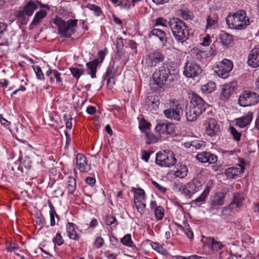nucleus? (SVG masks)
I'll list each match as a JSON object with an SVG mask.
<instances>
[{
	"mask_svg": "<svg viewBox=\"0 0 259 259\" xmlns=\"http://www.w3.org/2000/svg\"><path fill=\"white\" fill-rule=\"evenodd\" d=\"M178 73L177 69L163 65L153 74V81L157 85L162 88L164 84L170 83L176 80Z\"/></svg>",
	"mask_w": 259,
	"mask_h": 259,
	"instance_id": "nucleus-1",
	"label": "nucleus"
},
{
	"mask_svg": "<svg viewBox=\"0 0 259 259\" xmlns=\"http://www.w3.org/2000/svg\"><path fill=\"white\" fill-rule=\"evenodd\" d=\"M168 24L176 40L183 43L187 40L189 30L183 20L178 18H172L168 21Z\"/></svg>",
	"mask_w": 259,
	"mask_h": 259,
	"instance_id": "nucleus-2",
	"label": "nucleus"
},
{
	"mask_svg": "<svg viewBox=\"0 0 259 259\" xmlns=\"http://www.w3.org/2000/svg\"><path fill=\"white\" fill-rule=\"evenodd\" d=\"M226 20L229 27L231 29L241 30L249 24V19L244 10H239L233 15H228Z\"/></svg>",
	"mask_w": 259,
	"mask_h": 259,
	"instance_id": "nucleus-3",
	"label": "nucleus"
},
{
	"mask_svg": "<svg viewBox=\"0 0 259 259\" xmlns=\"http://www.w3.org/2000/svg\"><path fill=\"white\" fill-rule=\"evenodd\" d=\"M53 23L58 27L59 34L62 37H69L74 32L77 20L69 19L66 22L61 18L57 16L54 19Z\"/></svg>",
	"mask_w": 259,
	"mask_h": 259,
	"instance_id": "nucleus-4",
	"label": "nucleus"
},
{
	"mask_svg": "<svg viewBox=\"0 0 259 259\" xmlns=\"http://www.w3.org/2000/svg\"><path fill=\"white\" fill-rule=\"evenodd\" d=\"M176 162L177 159L171 151L163 150L156 154L155 163L160 166L169 167L174 165Z\"/></svg>",
	"mask_w": 259,
	"mask_h": 259,
	"instance_id": "nucleus-5",
	"label": "nucleus"
},
{
	"mask_svg": "<svg viewBox=\"0 0 259 259\" xmlns=\"http://www.w3.org/2000/svg\"><path fill=\"white\" fill-rule=\"evenodd\" d=\"M169 109L164 111V116L168 119L179 121L181 119V113H182L181 105L175 99L169 100L168 103Z\"/></svg>",
	"mask_w": 259,
	"mask_h": 259,
	"instance_id": "nucleus-6",
	"label": "nucleus"
},
{
	"mask_svg": "<svg viewBox=\"0 0 259 259\" xmlns=\"http://www.w3.org/2000/svg\"><path fill=\"white\" fill-rule=\"evenodd\" d=\"M259 102V95L256 93L243 91L238 99V104L242 107L251 106L256 105Z\"/></svg>",
	"mask_w": 259,
	"mask_h": 259,
	"instance_id": "nucleus-7",
	"label": "nucleus"
},
{
	"mask_svg": "<svg viewBox=\"0 0 259 259\" xmlns=\"http://www.w3.org/2000/svg\"><path fill=\"white\" fill-rule=\"evenodd\" d=\"M37 8V4L33 1H30L24 7L23 10L18 11L16 15L21 20L22 24H25L27 23L28 17L31 16Z\"/></svg>",
	"mask_w": 259,
	"mask_h": 259,
	"instance_id": "nucleus-8",
	"label": "nucleus"
},
{
	"mask_svg": "<svg viewBox=\"0 0 259 259\" xmlns=\"http://www.w3.org/2000/svg\"><path fill=\"white\" fill-rule=\"evenodd\" d=\"M233 68V62L230 60L224 59L218 63L215 69V72L219 77L226 78L229 76L230 72Z\"/></svg>",
	"mask_w": 259,
	"mask_h": 259,
	"instance_id": "nucleus-9",
	"label": "nucleus"
},
{
	"mask_svg": "<svg viewBox=\"0 0 259 259\" xmlns=\"http://www.w3.org/2000/svg\"><path fill=\"white\" fill-rule=\"evenodd\" d=\"M205 133L213 137L219 136L222 131L221 125L214 118H208L205 123Z\"/></svg>",
	"mask_w": 259,
	"mask_h": 259,
	"instance_id": "nucleus-10",
	"label": "nucleus"
},
{
	"mask_svg": "<svg viewBox=\"0 0 259 259\" xmlns=\"http://www.w3.org/2000/svg\"><path fill=\"white\" fill-rule=\"evenodd\" d=\"M164 59V56L161 52L158 50L152 51L145 56V64L148 67H154L157 64L162 62Z\"/></svg>",
	"mask_w": 259,
	"mask_h": 259,
	"instance_id": "nucleus-11",
	"label": "nucleus"
},
{
	"mask_svg": "<svg viewBox=\"0 0 259 259\" xmlns=\"http://www.w3.org/2000/svg\"><path fill=\"white\" fill-rule=\"evenodd\" d=\"M201 72V68L198 64L193 62H188L185 65L183 74L187 77L194 78L198 76Z\"/></svg>",
	"mask_w": 259,
	"mask_h": 259,
	"instance_id": "nucleus-12",
	"label": "nucleus"
},
{
	"mask_svg": "<svg viewBox=\"0 0 259 259\" xmlns=\"http://www.w3.org/2000/svg\"><path fill=\"white\" fill-rule=\"evenodd\" d=\"M99 55L100 58H96L86 64L88 74L90 75L92 78H96L97 67L104 58L105 55L103 52H99Z\"/></svg>",
	"mask_w": 259,
	"mask_h": 259,
	"instance_id": "nucleus-13",
	"label": "nucleus"
},
{
	"mask_svg": "<svg viewBox=\"0 0 259 259\" xmlns=\"http://www.w3.org/2000/svg\"><path fill=\"white\" fill-rule=\"evenodd\" d=\"M202 187L201 183L195 179L182 187L183 193L187 196L191 195L200 190Z\"/></svg>",
	"mask_w": 259,
	"mask_h": 259,
	"instance_id": "nucleus-14",
	"label": "nucleus"
},
{
	"mask_svg": "<svg viewBox=\"0 0 259 259\" xmlns=\"http://www.w3.org/2000/svg\"><path fill=\"white\" fill-rule=\"evenodd\" d=\"M192 107L202 114L206 108L207 104L200 96L196 94L192 93L191 98Z\"/></svg>",
	"mask_w": 259,
	"mask_h": 259,
	"instance_id": "nucleus-15",
	"label": "nucleus"
},
{
	"mask_svg": "<svg viewBox=\"0 0 259 259\" xmlns=\"http://www.w3.org/2000/svg\"><path fill=\"white\" fill-rule=\"evenodd\" d=\"M196 159L201 163L214 164L218 161V156L210 152H202L197 154Z\"/></svg>",
	"mask_w": 259,
	"mask_h": 259,
	"instance_id": "nucleus-16",
	"label": "nucleus"
},
{
	"mask_svg": "<svg viewBox=\"0 0 259 259\" xmlns=\"http://www.w3.org/2000/svg\"><path fill=\"white\" fill-rule=\"evenodd\" d=\"M247 63L252 68L259 67V48H255L250 51Z\"/></svg>",
	"mask_w": 259,
	"mask_h": 259,
	"instance_id": "nucleus-17",
	"label": "nucleus"
},
{
	"mask_svg": "<svg viewBox=\"0 0 259 259\" xmlns=\"http://www.w3.org/2000/svg\"><path fill=\"white\" fill-rule=\"evenodd\" d=\"M173 129V124L162 121H159L155 127L156 131L159 134H171L174 132Z\"/></svg>",
	"mask_w": 259,
	"mask_h": 259,
	"instance_id": "nucleus-18",
	"label": "nucleus"
},
{
	"mask_svg": "<svg viewBox=\"0 0 259 259\" xmlns=\"http://www.w3.org/2000/svg\"><path fill=\"white\" fill-rule=\"evenodd\" d=\"M76 165L81 172H87L90 170V166L87 163L86 157L82 154L76 155Z\"/></svg>",
	"mask_w": 259,
	"mask_h": 259,
	"instance_id": "nucleus-19",
	"label": "nucleus"
},
{
	"mask_svg": "<svg viewBox=\"0 0 259 259\" xmlns=\"http://www.w3.org/2000/svg\"><path fill=\"white\" fill-rule=\"evenodd\" d=\"M245 200L244 195L241 192H235L233 194L232 199L230 206L232 208H240L243 205V202Z\"/></svg>",
	"mask_w": 259,
	"mask_h": 259,
	"instance_id": "nucleus-20",
	"label": "nucleus"
},
{
	"mask_svg": "<svg viewBox=\"0 0 259 259\" xmlns=\"http://www.w3.org/2000/svg\"><path fill=\"white\" fill-rule=\"evenodd\" d=\"M235 90V83L233 82H229L224 85L221 93L220 99L222 101H226L230 98Z\"/></svg>",
	"mask_w": 259,
	"mask_h": 259,
	"instance_id": "nucleus-21",
	"label": "nucleus"
},
{
	"mask_svg": "<svg viewBox=\"0 0 259 259\" xmlns=\"http://www.w3.org/2000/svg\"><path fill=\"white\" fill-rule=\"evenodd\" d=\"M245 163L238 165L239 167H231L225 171V175L230 179H235L238 175L243 173L245 169Z\"/></svg>",
	"mask_w": 259,
	"mask_h": 259,
	"instance_id": "nucleus-22",
	"label": "nucleus"
},
{
	"mask_svg": "<svg viewBox=\"0 0 259 259\" xmlns=\"http://www.w3.org/2000/svg\"><path fill=\"white\" fill-rule=\"evenodd\" d=\"M252 112L249 111L245 115L235 119L236 124L241 128H244L250 124L252 120Z\"/></svg>",
	"mask_w": 259,
	"mask_h": 259,
	"instance_id": "nucleus-23",
	"label": "nucleus"
},
{
	"mask_svg": "<svg viewBox=\"0 0 259 259\" xmlns=\"http://www.w3.org/2000/svg\"><path fill=\"white\" fill-rule=\"evenodd\" d=\"M159 104V100L153 96H148L145 100V106L147 110L150 111H155L158 108Z\"/></svg>",
	"mask_w": 259,
	"mask_h": 259,
	"instance_id": "nucleus-24",
	"label": "nucleus"
},
{
	"mask_svg": "<svg viewBox=\"0 0 259 259\" xmlns=\"http://www.w3.org/2000/svg\"><path fill=\"white\" fill-rule=\"evenodd\" d=\"M154 36L158 38L162 46H164L167 41V37L165 32L162 30L154 28L149 33V37Z\"/></svg>",
	"mask_w": 259,
	"mask_h": 259,
	"instance_id": "nucleus-25",
	"label": "nucleus"
},
{
	"mask_svg": "<svg viewBox=\"0 0 259 259\" xmlns=\"http://www.w3.org/2000/svg\"><path fill=\"white\" fill-rule=\"evenodd\" d=\"M176 168V169L173 171V175L175 177L183 179L187 176L188 168L185 164L179 163Z\"/></svg>",
	"mask_w": 259,
	"mask_h": 259,
	"instance_id": "nucleus-26",
	"label": "nucleus"
},
{
	"mask_svg": "<svg viewBox=\"0 0 259 259\" xmlns=\"http://www.w3.org/2000/svg\"><path fill=\"white\" fill-rule=\"evenodd\" d=\"M206 25L205 26V30L208 29H213L218 26V18L215 14H212L206 16Z\"/></svg>",
	"mask_w": 259,
	"mask_h": 259,
	"instance_id": "nucleus-27",
	"label": "nucleus"
},
{
	"mask_svg": "<svg viewBox=\"0 0 259 259\" xmlns=\"http://www.w3.org/2000/svg\"><path fill=\"white\" fill-rule=\"evenodd\" d=\"M225 194L222 192L215 193L211 199V203L214 206H221L224 203Z\"/></svg>",
	"mask_w": 259,
	"mask_h": 259,
	"instance_id": "nucleus-28",
	"label": "nucleus"
},
{
	"mask_svg": "<svg viewBox=\"0 0 259 259\" xmlns=\"http://www.w3.org/2000/svg\"><path fill=\"white\" fill-rule=\"evenodd\" d=\"M201 114L192 107L186 109V116L188 121L196 120Z\"/></svg>",
	"mask_w": 259,
	"mask_h": 259,
	"instance_id": "nucleus-29",
	"label": "nucleus"
},
{
	"mask_svg": "<svg viewBox=\"0 0 259 259\" xmlns=\"http://www.w3.org/2000/svg\"><path fill=\"white\" fill-rule=\"evenodd\" d=\"M66 230L70 239L78 240L79 235L75 231V225L72 223H68L66 226Z\"/></svg>",
	"mask_w": 259,
	"mask_h": 259,
	"instance_id": "nucleus-30",
	"label": "nucleus"
},
{
	"mask_svg": "<svg viewBox=\"0 0 259 259\" xmlns=\"http://www.w3.org/2000/svg\"><path fill=\"white\" fill-rule=\"evenodd\" d=\"M47 13L45 10H40L36 13L30 24L31 26H36L47 16Z\"/></svg>",
	"mask_w": 259,
	"mask_h": 259,
	"instance_id": "nucleus-31",
	"label": "nucleus"
},
{
	"mask_svg": "<svg viewBox=\"0 0 259 259\" xmlns=\"http://www.w3.org/2000/svg\"><path fill=\"white\" fill-rule=\"evenodd\" d=\"M52 74H53L54 77L55 78L57 83H60L62 82V79L60 76V73H59L57 70L49 69L46 72V75L47 76L49 77V82L50 84H52L54 82V80L53 77L50 76Z\"/></svg>",
	"mask_w": 259,
	"mask_h": 259,
	"instance_id": "nucleus-32",
	"label": "nucleus"
},
{
	"mask_svg": "<svg viewBox=\"0 0 259 259\" xmlns=\"http://www.w3.org/2000/svg\"><path fill=\"white\" fill-rule=\"evenodd\" d=\"M205 239L208 245L210 246L213 251H218L222 248L223 245L221 242L217 241L214 238L208 237H206Z\"/></svg>",
	"mask_w": 259,
	"mask_h": 259,
	"instance_id": "nucleus-33",
	"label": "nucleus"
},
{
	"mask_svg": "<svg viewBox=\"0 0 259 259\" xmlns=\"http://www.w3.org/2000/svg\"><path fill=\"white\" fill-rule=\"evenodd\" d=\"M134 203L143 201L145 198V191L141 188H134Z\"/></svg>",
	"mask_w": 259,
	"mask_h": 259,
	"instance_id": "nucleus-34",
	"label": "nucleus"
},
{
	"mask_svg": "<svg viewBox=\"0 0 259 259\" xmlns=\"http://www.w3.org/2000/svg\"><path fill=\"white\" fill-rule=\"evenodd\" d=\"M220 38L224 46H229L233 42L234 39L233 35L225 32L220 34Z\"/></svg>",
	"mask_w": 259,
	"mask_h": 259,
	"instance_id": "nucleus-35",
	"label": "nucleus"
},
{
	"mask_svg": "<svg viewBox=\"0 0 259 259\" xmlns=\"http://www.w3.org/2000/svg\"><path fill=\"white\" fill-rule=\"evenodd\" d=\"M117 70L113 66H109L106 72L105 78L107 80V83L109 82L110 79L114 78L117 75Z\"/></svg>",
	"mask_w": 259,
	"mask_h": 259,
	"instance_id": "nucleus-36",
	"label": "nucleus"
},
{
	"mask_svg": "<svg viewBox=\"0 0 259 259\" xmlns=\"http://www.w3.org/2000/svg\"><path fill=\"white\" fill-rule=\"evenodd\" d=\"M121 242L124 245L132 248H136V245L132 240L131 234H127L121 239Z\"/></svg>",
	"mask_w": 259,
	"mask_h": 259,
	"instance_id": "nucleus-37",
	"label": "nucleus"
},
{
	"mask_svg": "<svg viewBox=\"0 0 259 259\" xmlns=\"http://www.w3.org/2000/svg\"><path fill=\"white\" fill-rule=\"evenodd\" d=\"M67 189L69 193H73L76 190V181L75 179L69 176L67 179Z\"/></svg>",
	"mask_w": 259,
	"mask_h": 259,
	"instance_id": "nucleus-38",
	"label": "nucleus"
},
{
	"mask_svg": "<svg viewBox=\"0 0 259 259\" xmlns=\"http://www.w3.org/2000/svg\"><path fill=\"white\" fill-rule=\"evenodd\" d=\"M216 89V84L213 81H209L206 84L202 86L201 89L203 92L209 94L214 91Z\"/></svg>",
	"mask_w": 259,
	"mask_h": 259,
	"instance_id": "nucleus-39",
	"label": "nucleus"
},
{
	"mask_svg": "<svg viewBox=\"0 0 259 259\" xmlns=\"http://www.w3.org/2000/svg\"><path fill=\"white\" fill-rule=\"evenodd\" d=\"M178 12L179 15L184 20H192L193 17V13L187 10L180 9Z\"/></svg>",
	"mask_w": 259,
	"mask_h": 259,
	"instance_id": "nucleus-40",
	"label": "nucleus"
},
{
	"mask_svg": "<svg viewBox=\"0 0 259 259\" xmlns=\"http://www.w3.org/2000/svg\"><path fill=\"white\" fill-rule=\"evenodd\" d=\"M149 241L150 242V246L154 250L162 255H165L166 254V250L163 249L162 245H160L157 242H154L151 241Z\"/></svg>",
	"mask_w": 259,
	"mask_h": 259,
	"instance_id": "nucleus-41",
	"label": "nucleus"
},
{
	"mask_svg": "<svg viewBox=\"0 0 259 259\" xmlns=\"http://www.w3.org/2000/svg\"><path fill=\"white\" fill-rule=\"evenodd\" d=\"M192 54L194 58L198 60H201L204 57H205L206 53L205 52L200 50L196 48L192 50Z\"/></svg>",
	"mask_w": 259,
	"mask_h": 259,
	"instance_id": "nucleus-42",
	"label": "nucleus"
},
{
	"mask_svg": "<svg viewBox=\"0 0 259 259\" xmlns=\"http://www.w3.org/2000/svg\"><path fill=\"white\" fill-rule=\"evenodd\" d=\"M210 188L209 187H206V188L203 191V193L197 197L194 202H202L205 201V199L207 196L208 195L210 192Z\"/></svg>",
	"mask_w": 259,
	"mask_h": 259,
	"instance_id": "nucleus-43",
	"label": "nucleus"
},
{
	"mask_svg": "<svg viewBox=\"0 0 259 259\" xmlns=\"http://www.w3.org/2000/svg\"><path fill=\"white\" fill-rule=\"evenodd\" d=\"M26 132V128L21 124H18L16 127V138L18 140L19 138H22Z\"/></svg>",
	"mask_w": 259,
	"mask_h": 259,
	"instance_id": "nucleus-44",
	"label": "nucleus"
},
{
	"mask_svg": "<svg viewBox=\"0 0 259 259\" xmlns=\"http://www.w3.org/2000/svg\"><path fill=\"white\" fill-rule=\"evenodd\" d=\"M146 136L147 140L146 143L148 144H150L158 142V140L159 138V136H155L152 133L148 132L146 133Z\"/></svg>",
	"mask_w": 259,
	"mask_h": 259,
	"instance_id": "nucleus-45",
	"label": "nucleus"
},
{
	"mask_svg": "<svg viewBox=\"0 0 259 259\" xmlns=\"http://www.w3.org/2000/svg\"><path fill=\"white\" fill-rule=\"evenodd\" d=\"M154 211L155 218L157 220H160L163 218L164 215V210L162 206H158L157 207H156L154 209Z\"/></svg>",
	"mask_w": 259,
	"mask_h": 259,
	"instance_id": "nucleus-46",
	"label": "nucleus"
},
{
	"mask_svg": "<svg viewBox=\"0 0 259 259\" xmlns=\"http://www.w3.org/2000/svg\"><path fill=\"white\" fill-rule=\"evenodd\" d=\"M50 217V224L51 226H54L56 225V221L55 217L57 218V220H59L58 215L56 213L55 210L54 208L51 209L49 211Z\"/></svg>",
	"mask_w": 259,
	"mask_h": 259,
	"instance_id": "nucleus-47",
	"label": "nucleus"
},
{
	"mask_svg": "<svg viewBox=\"0 0 259 259\" xmlns=\"http://www.w3.org/2000/svg\"><path fill=\"white\" fill-rule=\"evenodd\" d=\"M86 7L90 10L94 11V14L97 16H100L102 12L101 8L99 6L95 5L88 4L87 5Z\"/></svg>",
	"mask_w": 259,
	"mask_h": 259,
	"instance_id": "nucleus-48",
	"label": "nucleus"
},
{
	"mask_svg": "<svg viewBox=\"0 0 259 259\" xmlns=\"http://www.w3.org/2000/svg\"><path fill=\"white\" fill-rule=\"evenodd\" d=\"M70 70L73 76L78 79L83 74V71L75 67H71Z\"/></svg>",
	"mask_w": 259,
	"mask_h": 259,
	"instance_id": "nucleus-49",
	"label": "nucleus"
},
{
	"mask_svg": "<svg viewBox=\"0 0 259 259\" xmlns=\"http://www.w3.org/2000/svg\"><path fill=\"white\" fill-rule=\"evenodd\" d=\"M33 68L37 77V79L41 80H44L45 77L41 68L38 66H33Z\"/></svg>",
	"mask_w": 259,
	"mask_h": 259,
	"instance_id": "nucleus-50",
	"label": "nucleus"
},
{
	"mask_svg": "<svg viewBox=\"0 0 259 259\" xmlns=\"http://www.w3.org/2000/svg\"><path fill=\"white\" fill-rule=\"evenodd\" d=\"M230 132L231 135L233 136V138L236 141H239L240 139L241 134L239 132H238L236 129L233 126L230 127Z\"/></svg>",
	"mask_w": 259,
	"mask_h": 259,
	"instance_id": "nucleus-51",
	"label": "nucleus"
},
{
	"mask_svg": "<svg viewBox=\"0 0 259 259\" xmlns=\"http://www.w3.org/2000/svg\"><path fill=\"white\" fill-rule=\"evenodd\" d=\"M151 124L148 122L145 119H142L139 123V128L141 131L145 132L146 130L149 129Z\"/></svg>",
	"mask_w": 259,
	"mask_h": 259,
	"instance_id": "nucleus-52",
	"label": "nucleus"
},
{
	"mask_svg": "<svg viewBox=\"0 0 259 259\" xmlns=\"http://www.w3.org/2000/svg\"><path fill=\"white\" fill-rule=\"evenodd\" d=\"M153 151L143 150L141 153V158L146 162H148L151 153Z\"/></svg>",
	"mask_w": 259,
	"mask_h": 259,
	"instance_id": "nucleus-53",
	"label": "nucleus"
},
{
	"mask_svg": "<svg viewBox=\"0 0 259 259\" xmlns=\"http://www.w3.org/2000/svg\"><path fill=\"white\" fill-rule=\"evenodd\" d=\"M190 146H192V147H195V149L197 150L201 149L202 147H204L205 145L203 141H197L191 142V144H190Z\"/></svg>",
	"mask_w": 259,
	"mask_h": 259,
	"instance_id": "nucleus-54",
	"label": "nucleus"
},
{
	"mask_svg": "<svg viewBox=\"0 0 259 259\" xmlns=\"http://www.w3.org/2000/svg\"><path fill=\"white\" fill-rule=\"evenodd\" d=\"M242 242L243 244L249 245L253 243L254 239L248 235H244L242 237Z\"/></svg>",
	"mask_w": 259,
	"mask_h": 259,
	"instance_id": "nucleus-55",
	"label": "nucleus"
},
{
	"mask_svg": "<svg viewBox=\"0 0 259 259\" xmlns=\"http://www.w3.org/2000/svg\"><path fill=\"white\" fill-rule=\"evenodd\" d=\"M135 204L136 205V207L138 211L141 214H143L146 207V204L143 202V201L138 203H135Z\"/></svg>",
	"mask_w": 259,
	"mask_h": 259,
	"instance_id": "nucleus-56",
	"label": "nucleus"
},
{
	"mask_svg": "<svg viewBox=\"0 0 259 259\" xmlns=\"http://www.w3.org/2000/svg\"><path fill=\"white\" fill-rule=\"evenodd\" d=\"M19 245L13 242L9 243V244L7 247V250L10 252L17 250L19 249Z\"/></svg>",
	"mask_w": 259,
	"mask_h": 259,
	"instance_id": "nucleus-57",
	"label": "nucleus"
},
{
	"mask_svg": "<svg viewBox=\"0 0 259 259\" xmlns=\"http://www.w3.org/2000/svg\"><path fill=\"white\" fill-rule=\"evenodd\" d=\"M184 232L188 238L190 239L193 238V233L190 228L189 225L188 224H186L185 228L184 229Z\"/></svg>",
	"mask_w": 259,
	"mask_h": 259,
	"instance_id": "nucleus-58",
	"label": "nucleus"
},
{
	"mask_svg": "<svg viewBox=\"0 0 259 259\" xmlns=\"http://www.w3.org/2000/svg\"><path fill=\"white\" fill-rule=\"evenodd\" d=\"M104 243V240L101 237H97L94 242L95 246L97 248H101Z\"/></svg>",
	"mask_w": 259,
	"mask_h": 259,
	"instance_id": "nucleus-59",
	"label": "nucleus"
},
{
	"mask_svg": "<svg viewBox=\"0 0 259 259\" xmlns=\"http://www.w3.org/2000/svg\"><path fill=\"white\" fill-rule=\"evenodd\" d=\"M167 21L162 17H158L155 20V25H161L162 26H166Z\"/></svg>",
	"mask_w": 259,
	"mask_h": 259,
	"instance_id": "nucleus-60",
	"label": "nucleus"
},
{
	"mask_svg": "<svg viewBox=\"0 0 259 259\" xmlns=\"http://www.w3.org/2000/svg\"><path fill=\"white\" fill-rule=\"evenodd\" d=\"M54 242L58 245H61L63 243V239L60 233H57L53 240Z\"/></svg>",
	"mask_w": 259,
	"mask_h": 259,
	"instance_id": "nucleus-61",
	"label": "nucleus"
},
{
	"mask_svg": "<svg viewBox=\"0 0 259 259\" xmlns=\"http://www.w3.org/2000/svg\"><path fill=\"white\" fill-rule=\"evenodd\" d=\"M115 217L109 215L106 217V223L107 225H111L115 222Z\"/></svg>",
	"mask_w": 259,
	"mask_h": 259,
	"instance_id": "nucleus-62",
	"label": "nucleus"
},
{
	"mask_svg": "<svg viewBox=\"0 0 259 259\" xmlns=\"http://www.w3.org/2000/svg\"><path fill=\"white\" fill-rule=\"evenodd\" d=\"M211 42L210 37L209 35H207L206 37L203 38L202 42L201 43V45L203 46H208Z\"/></svg>",
	"mask_w": 259,
	"mask_h": 259,
	"instance_id": "nucleus-63",
	"label": "nucleus"
},
{
	"mask_svg": "<svg viewBox=\"0 0 259 259\" xmlns=\"http://www.w3.org/2000/svg\"><path fill=\"white\" fill-rule=\"evenodd\" d=\"M105 256L108 259H116L117 255L114 254L113 253H110L109 251H106L104 253Z\"/></svg>",
	"mask_w": 259,
	"mask_h": 259,
	"instance_id": "nucleus-64",
	"label": "nucleus"
}]
</instances>
